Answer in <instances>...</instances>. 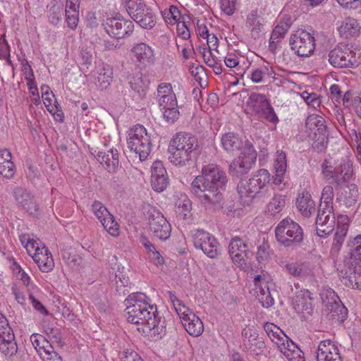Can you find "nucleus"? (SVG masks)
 <instances>
[{
  "label": "nucleus",
  "mask_w": 361,
  "mask_h": 361,
  "mask_svg": "<svg viewBox=\"0 0 361 361\" xmlns=\"http://www.w3.org/2000/svg\"><path fill=\"white\" fill-rule=\"evenodd\" d=\"M228 177L219 165L208 164L202 166L201 174L191 183L190 191L195 199L207 209L221 207Z\"/></svg>",
  "instance_id": "f257e3e1"
},
{
  "label": "nucleus",
  "mask_w": 361,
  "mask_h": 361,
  "mask_svg": "<svg viewBox=\"0 0 361 361\" xmlns=\"http://www.w3.org/2000/svg\"><path fill=\"white\" fill-rule=\"evenodd\" d=\"M148 297L142 293H133L126 299L127 320L135 324H141L149 330L156 329L161 334L164 329V320L157 315V307L149 303Z\"/></svg>",
  "instance_id": "f03ea898"
},
{
  "label": "nucleus",
  "mask_w": 361,
  "mask_h": 361,
  "mask_svg": "<svg viewBox=\"0 0 361 361\" xmlns=\"http://www.w3.org/2000/svg\"><path fill=\"white\" fill-rule=\"evenodd\" d=\"M198 148V141L195 136L185 133H177L169 146V159L177 166L190 165Z\"/></svg>",
  "instance_id": "7ed1b4c3"
},
{
  "label": "nucleus",
  "mask_w": 361,
  "mask_h": 361,
  "mask_svg": "<svg viewBox=\"0 0 361 361\" xmlns=\"http://www.w3.org/2000/svg\"><path fill=\"white\" fill-rule=\"evenodd\" d=\"M22 245L32 257L39 269L51 271L54 267L52 255L44 244L33 234L23 233L19 235Z\"/></svg>",
  "instance_id": "20e7f679"
},
{
  "label": "nucleus",
  "mask_w": 361,
  "mask_h": 361,
  "mask_svg": "<svg viewBox=\"0 0 361 361\" xmlns=\"http://www.w3.org/2000/svg\"><path fill=\"white\" fill-rule=\"evenodd\" d=\"M127 145L130 151L138 155L140 161L149 156L152 144L146 128L142 125H136L128 131Z\"/></svg>",
  "instance_id": "39448f33"
},
{
  "label": "nucleus",
  "mask_w": 361,
  "mask_h": 361,
  "mask_svg": "<svg viewBox=\"0 0 361 361\" xmlns=\"http://www.w3.org/2000/svg\"><path fill=\"white\" fill-rule=\"evenodd\" d=\"M269 183V172L262 169L256 171L249 180H241L238 185V192L242 200L248 202Z\"/></svg>",
  "instance_id": "423d86ee"
},
{
  "label": "nucleus",
  "mask_w": 361,
  "mask_h": 361,
  "mask_svg": "<svg viewBox=\"0 0 361 361\" xmlns=\"http://www.w3.org/2000/svg\"><path fill=\"white\" fill-rule=\"evenodd\" d=\"M277 241L285 247L299 244L303 239L300 226L290 218L281 221L275 228Z\"/></svg>",
  "instance_id": "0eeeda50"
},
{
  "label": "nucleus",
  "mask_w": 361,
  "mask_h": 361,
  "mask_svg": "<svg viewBox=\"0 0 361 361\" xmlns=\"http://www.w3.org/2000/svg\"><path fill=\"white\" fill-rule=\"evenodd\" d=\"M361 51L353 50L348 45L339 44L330 51L329 61L334 67H355L360 63Z\"/></svg>",
  "instance_id": "6e6552de"
},
{
  "label": "nucleus",
  "mask_w": 361,
  "mask_h": 361,
  "mask_svg": "<svg viewBox=\"0 0 361 361\" xmlns=\"http://www.w3.org/2000/svg\"><path fill=\"white\" fill-rule=\"evenodd\" d=\"M257 159V152L253 146L246 143L240 154L229 165V172L234 176H241L247 173L254 166Z\"/></svg>",
  "instance_id": "1a4fd4ad"
},
{
  "label": "nucleus",
  "mask_w": 361,
  "mask_h": 361,
  "mask_svg": "<svg viewBox=\"0 0 361 361\" xmlns=\"http://www.w3.org/2000/svg\"><path fill=\"white\" fill-rule=\"evenodd\" d=\"M145 209L151 232L160 240L168 239L171 235V227L167 219L154 207L148 205Z\"/></svg>",
  "instance_id": "9d476101"
},
{
  "label": "nucleus",
  "mask_w": 361,
  "mask_h": 361,
  "mask_svg": "<svg viewBox=\"0 0 361 361\" xmlns=\"http://www.w3.org/2000/svg\"><path fill=\"white\" fill-rule=\"evenodd\" d=\"M228 253L232 262L239 269H252L250 260L252 253L240 238L234 237L231 239L228 245Z\"/></svg>",
  "instance_id": "9b49d317"
},
{
  "label": "nucleus",
  "mask_w": 361,
  "mask_h": 361,
  "mask_svg": "<svg viewBox=\"0 0 361 361\" xmlns=\"http://www.w3.org/2000/svg\"><path fill=\"white\" fill-rule=\"evenodd\" d=\"M0 352L6 357H12L18 352L17 343L12 328L6 317L0 312Z\"/></svg>",
  "instance_id": "f8f14e48"
},
{
  "label": "nucleus",
  "mask_w": 361,
  "mask_h": 361,
  "mask_svg": "<svg viewBox=\"0 0 361 361\" xmlns=\"http://www.w3.org/2000/svg\"><path fill=\"white\" fill-rule=\"evenodd\" d=\"M291 49L299 56H309L314 50V37L308 32L299 30L290 36Z\"/></svg>",
  "instance_id": "ddd939ff"
},
{
  "label": "nucleus",
  "mask_w": 361,
  "mask_h": 361,
  "mask_svg": "<svg viewBox=\"0 0 361 361\" xmlns=\"http://www.w3.org/2000/svg\"><path fill=\"white\" fill-rule=\"evenodd\" d=\"M191 237L194 246L207 256L214 258L218 255L219 243L212 234L203 230H195L191 231Z\"/></svg>",
  "instance_id": "4468645a"
},
{
  "label": "nucleus",
  "mask_w": 361,
  "mask_h": 361,
  "mask_svg": "<svg viewBox=\"0 0 361 361\" xmlns=\"http://www.w3.org/2000/svg\"><path fill=\"white\" fill-rule=\"evenodd\" d=\"M104 25L108 35L117 39L130 35L134 29L131 20H126L121 16L107 18Z\"/></svg>",
  "instance_id": "2eb2a0df"
},
{
  "label": "nucleus",
  "mask_w": 361,
  "mask_h": 361,
  "mask_svg": "<svg viewBox=\"0 0 361 361\" xmlns=\"http://www.w3.org/2000/svg\"><path fill=\"white\" fill-rule=\"evenodd\" d=\"M317 233L321 237L329 235L334 228L335 215L333 207H319L316 219Z\"/></svg>",
  "instance_id": "dca6fc26"
},
{
  "label": "nucleus",
  "mask_w": 361,
  "mask_h": 361,
  "mask_svg": "<svg viewBox=\"0 0 361 361\" xmlns=\"http://www.w3.org/2000/svg\"><path fill=\"white\" fill-rule=\"evenodd\" d=\"M65 0H51L50 6L63 8ZM80 0H66V21L68 27L75 30L79 22Z\"/></svg>",
  "instance_id": "f3484780"
},
{
  "label": "nucleus",
  "mask_w": 361,
  "mask_h": 361,
  "mask_svg": "<svg viewBox=\"0 0 361 361\" xmlns=\"http://www.w3.org/2000/svg\"><path fill=\"white\" fill-rule=\"evenodd\" d=\"M269 278L266 274L257 275L254 279L255 295L263 307L269 308L274 302L268 286Z\"/></svg>",
  "instance_id": "a211bd4d"
},
{
  "label": "nucleus",
  "mask_w": 361,
  "mask_h": 361,
  "mask_svg": "<svg viewBox=\"0 0 361 361\" xmlns=\"http://www.w3.org/2000/svg\"><path fill=\"white\" fill-rule=\"evenodd\" d=\"M40 90L42 98L47 111L52 114L56 121L62 122L63 121V111L59 108V104L55 98V95L50 90L49 87L47 85H42L40 87Z\"/></svg>",
  "instance_id": "6ab92c4d"
},
{
  "label": "nucleus",
  "mask_w": 361,
  "mask_h": 361,
  "mask_svg": "<svg viewBox=\"0 0 361 361\" xmlns=\"http://www.w3.org/2000/svg\"><path fill=\"white\" fill-rule=\"evenodd\" d=\"M317 361H341L337 345L330 340L321 341L317 348Z\"/></svg>",
  "instance_id": "aec40b11"
},
{
  "label": "nucleus",
  "mask_w": 361,
  "mask_h": 361,
  "mask_svg": "<svg viewBox=\"0 0 361 361\" xmlns=\"http://www.w3.org/2000/svg\"><path fill=\"white\" fill-rule=\"evenodd\" d=\"M345 266L349 269L361 271V235H356L352 241V248L344 259Z\"/></svg>",
  "instance_id": "412c9836"
},
{
  "label": "nucleus",
  "mask_w": 361,
  "mask_h": 361,
  "mask_svg": "<svg viewBox=\"0 0 361 361\" xmlns=\"http://www.w3.org/2000/svg\"><path fill=\"white\" fill-rule=\"evenodd\" d=\"M131 54L136 61L142 66H147L154 61V49L146 43H138L131 49Z\"/></svg>",
  "instance_id": "4be33fe9"
},
{
  "label": "nucleus",
  "mask_w": 361,
  "mask_h": 361,
  "mask_svg": "<svg viewBox=\"0 0 361 361\" xmlns=\"http://www.w3.org/2000/svg\"><path fill=\"white\" fill-rule=\"evenodd\" d=\"M349 228V219L347 215H338L337 218V227L334 235L331 253H338L345 240Z\"/></svg>",
  "instance_id": "5701e85b"
},
{
  "label": "nucleus",
  "mask_w": 361,
  "mask_h": 361,
  "mask_svg": "<svg viewBox=\"0 0 361 361\" xmlns=\"http://www.w3.org/2000/svg\"><path fill=\"white\" fill-rule=\"evenodd\" d=\"M17 204L30 214L36 215L39 207L34 197L26 190L18 188L14 191Z\"/></svg>",
  "instance_id": "b1692460"
},
{
  "label": "nucleus",
  "mask_w": 361,
  "mask_h": 361,
  "mask_svg": "<svg viewBox=\"0 0 361 361\" xmlns=\"http://www.w3.org/2000/svg\"><path fill=\"white\" fill-rule=\"evenodd\" d=\"M353 163L348 157H342L338 161L337 173L334 183L338 185L348 183L354 178Z\"/></svg>",
  "instance_id": "393cba45"
},
{
  "label": "nucleus",
  "mask_w": 361,
  "mask_h": 361,
  "mask_svg": "<svg viewBox=\"0 0 361 361\" xmlns=\"http://www.w3.org/2000/svg\"><path fill=\"white\" fill-rule=\"evenodd\" d=\"M140 27L152 29L156 24V17L152 11L143 4L136 9L134 13L129 15Z\"/></svg>",
  "instance_id": "a878e982"
},
{
  "label": "nucleus",
  "mask_w": 361,
  "mask_h": 361,
  "mask_svg": "<svg viewBox=\"0 0 361 361\" xmlns=\"http://www.w3.org/2000/svg\"><path fill=\"white\" fill-rule=\"evenodd\" d=\"M94 84L101 90L106 89L113 80V69L108 64L98 66L92 74Z\"/></svg>",
  "instance_id": "bb28decb"
},
{
  "label": "nucleus",
  "mask_w": 361,
  "mask_h": 361,
  "mask_svg": "<svg viewBox=\"0 0 361 361\" xmlns=\"http://www.w3.org/2000/svg\"><path fill=\"white\" fill-rule=\"evenodd\" d=\"M313 298L312 293L308 290H302L297 293L293 299V305L295 310L305 314L310 315L313 311L312 305Z\"/></svg>",
  "instance_id": "cd10ccee"
},
{
  "label": "nucleus",
  "mask_w": 361,
  "mask_h": 361,
  "mask_svg": "<svg viewBox=\"0 0 361 361\" xmlns=\"http://www.w3.org/2000/svg\"><path fill=\"white\" fill-rule=\"evenodd\" d=\"M157 90L159 106H178L176 95L171 83L162 82L158 85Z\"/></svg>",
  "instance_id": "c85d7f7f"
},
{
  "label": "nucleus",
  "mask_w": 361,
  "mask_h": 361,
  "mask_svg": "<svg viewBox=\"0 0 361 361\" xmlns=\"http://www.w3.org/2000/svg\"><path fill=\"white\" fill-rule=\"evenodd\" d=\"M245 27L253 37H258L264 30V20L260 12L257 10L251 11L247 16Z\"/></svg>",
  "instance_id": "c756f323"
},
{
  "label": "nucleus",
  "mask_w": 361,
  "mask_h": 361,
  "mask_svg": "<svg viewBox=\"0 0 361 361\" xmlns=\"http://www.w3.org/2000/svg\"><path fill=\"white\" fill-rule=\"evenodd\" d=\"M337 30L341 37L348 38L360 34V25L356 19L349 17L339 23Z\"/></svg>",
  "instance_id": "7c9ffc66"
},
{
  "label": "nucleus",
  "mask_w": 361,
  "mask_h": 361,
  "mask_svg": "<svg viewBox=\"0 0 361 361\" xmlns=\"http://www.w3.org/2000/svg\"><path fill=\"white\" fill-rule=\"evenodd\" d=\"M221 143L224 151L231 155H234L236 152H241L244 147L238 135L233 133H228L223 135Z\"/></svg>",
  "instance_id": "2f4dec72"
},
{
  "label": "nucleus",
  "mask_w": 361,
  "mask_h": 361,
  "mask_svg": "<svg viewBox=\"0 0 361 361\" xmlns=\"http://www.w3.org/2000/svg\"><path fill=\"white\" fill-rule=\"evenodd\" d=\"M12 156L7 149H0V174L6 178H11L16 172Z\"/></svg>",
  "instance_id": "473e14b6"
},
{
  "label": "nucleus",
  "mask_w": 361,
  "mask_h": 361,
  "mask_svg": "<svg viewBox=\"0 0 361 361\" xmlns=\"http://www.w3.org/2000/svg\"><path fill=\"white\" fill-rule=\"evenodd\" d=\"M213 49H207L204 44L199 47V51L202 54L206 64L212 68L214 72L219 75L222 73V57L216 56Z\"/></svg>",
  "instance_id": "72a5a7b5"
},
{
  "label": "nucleus",
  "mask_w": 361,
  "mask_h": 361,
  "mask_svg": "<svg viewBox=\"0 0 361 361\" xmlns=\"http://www.w3.org/2000/svg\"><path fill=\"white\" fill-rule=\"evenodd\" d=\"M324 313L329 320L342 322L347 317L348 310L341 301L338 300L333 305H327L324 308Z\"/></svg>",
  "instance_id": "f704fd0d"
},
{
  "label": "nucleus",
  "mask_w": 361,
  "mask_h": 361,
  "mask_svg": "<svg viewBox=\"0 0 361 361\" xmlns=\"http://www.w3.org/2000/svg\"><path fill=\"white\" fill-rule=\"evenodd\" d=\"M296 207L305 217H309L315 212V203L311 195L305 191L300 193L296 200Z\"/></svg>",
  "instance_id": "c9c22d12"
},
{
  "label": "nucleus",
  "mask_w": 361,
  "mask_h": 361,
  "mask_svg": "<svg viewBox=\"0 0 361 361\" xmlns=\"http://www.w3.org/2000/svg\"><path fill=\"white\" fill-rule=\"evenodd\" d=\"M225 65L229 68H235V73L243 75L245 68H247V63L244 58L236 52H228L226 56L222 57Z\"/></svg>",
  "instance_id": "e433bc0d"
},
{
  "label": "nucleus",
  "mask_w": 361,
  "mask_h": 361,
  "mask_svg": "<svg viewBox=\"0 0 361 361\" xmlns=\"http://www.w3.org/2000/svg\"><path fill=\"white\" fill-rule=\"evenodd\" d=\"M264 329L269 338L277 346L278 349L290 339L279 326L273 323L266 322L264 324Z\"/></svg>",
  "instance_id": "4c0bfd02"
},
{
  "label": "nucleus",
  "mask_w": 361,
  "mask_h": 361,
  "mask_svg": "<svg viewBox=\"0 0 361 361\" xmlns=\"http://www.w3.org/2000/svg\"><path fill=\"white\" fill-rule=\"evenodd\" d=\"M290 26V25L288 22H281L276 25L269 39V49L271 52L274 53L276 51L279 44L289 30Z\"/></svg>",
  "instance_id": "58836bf2"
},
{
  "label": "nucleus",
  "mask_w": 361,
  "mask_h": 361,
  "mask_svg": "<svg viewBox=\"0 0 361 361\" xmlns=\"http://www.w3.org/2000/svg\"><path fill=\"white\" fill-rule=\"evenodd\" d=\"M274 168L275 170L274 183L280 185L283 180V176L287 169L286 157L282 151L276 152L274 159Z\"/></svg>",
  "instance_id": "ea45409f"
},
{
  "label": "nucleus",
  "mask_w": 361,
  "mask_h": 361,
  "mask_svg": "<svg viewBox=\"0 0 361 361\" xmlns=\"http://www.w3.org/2000/svg\"><path fill=\"white\" fill-rule=\"evenodd\" d=\"M288 361H305L303 352L290 340L279 348Z\"/></svg>",
  "instance_id": "a19ab883"
},
{
  "label": "nucleus",
  "mask_w": 361,
  "mask_h": 361,
  "mask_svg": "<svg viewBox=\"0 0 361 361\" xmlns=\"http://www.w3.org/2000/svg\"><path fill=\"white\" fill-rule=\"evenodd\" d=\"M187 319L182 322L187 332L192 336H199L204 331V325L202 320L195 314H190Z\"/></svg>",
  "instance_id": "79ce46f5"
},
{
  "label": "nucleus",
  "mask_w": 361,
  "mask_h": 361,
  "mask_svg": "<svg viewBox=\"0 0 361 361\" xmlns=\"http://www.w3.org/2000/svg\"><path fill=\"white\" fill-rule=\"evenodd\" d=\"M340 159L331 157L325 158L322 164V174L328 180L334 181Z\"/></svg>",
  "instance_id": "37998d69"
},
{
  "label": "nucleus",
  "mask_w": 361,
  "mask_h": 361,
  "mask_svg": "<svg viewBox=\"0 0 361 361\" xmlns=\"http://www.w3.org/2000/svg\"><path fill=\"white\" fill-rule=\"evenodd\" d=\"M97 159L102 164L106 166L108 171L114 170L118 164V154L116 149H111L107 154L99 152Z\"/></svg>",
  "instance_id": "c03bdc74"
},
{
  "label": "nucleus",
  "mask_w": 361,
  "mask_h": 361,
  "mask_svg": "<svg viewBox=\"0 0 361 361\" xmlns=\"http://www.w3.org/2000/svg\"><path fill=\"white\" fill-rule=\"evenodd\" d=\"M271 74L272 67L269 65H262L251 70L250 78L254 83L266 82Z\"/></svg>",
  "instance_id": "a18cd8bd"
},
{
  "label": "nucleus",
  "mask_w": 361,
  "mask_h": 361,
  "mask_svg": "<svg viewBox=\"0 0 361 361\" xmlns=\"http://www.w3.org/2000/svg\"><path fill=\"white\" fill-rule=\"evenodd\" d=\"M273 255L274 252L270 249V246L267 243L264 241L262 244L257 247L256 259L261 266V268L263 267H266L271 262Z\"/></svg>",
  "instance_id": "49530a36"
},
{
  "label": "nucleus",
  "mask_w": 361,
  "mask_h": 361,
  "mask_svg": "<svg viewBox=\"0 0 361 361\" xmlns=\"http://www.w3.org/2000/svg\"><path fill=\"white\" fill-rule=\"evenodd\" d=\"M341 273V280L345 286L361 290V272Z\"/></svg>",
  "instance_id": "de8ad7c7"
},
{
  "label": "nucleus",
  "mask_w": 361,
  "mask_h": 361,
  "mask_svg": "<svg viewBox=\"0 0 361 361\" xmlns=\"http://www.w3.org/2000/svg\"><path fill=\"white\" fill-rule=\"evenodd\" d=\"M306 133L313 130L317 128V132H326V126L324 125V118L318 115H310L306 120L305 123Z\"/></svg>",
  "instance_id": "09e8293b"
},
{
  "label": "nucleus",
  "mask_w": 361,
  "mask_h": 361,
  "mask_svg": "<svg viewBox=\"0 0 361 361\" xmlns=\"http://www.w3.org/2000/svg\"><path fill=\"white\" fill-rule=\"evenodd\" d=\"M30 341L39 356L42 357L47 350L51 349V345L42 336L38 334H32L30 336Z\"/></svg>",
  "instance_id": "8fccbe9b"
},
{
  "label": "nucleus",
  "mask_w": 361,
  "mask_h": 361,
  "mask_svg": "<svg viewBox=\"0 0 361 361\" xmlns=\"http://www.w3.org/2000/svg\"><path fill=\"white\" fill-rule=\"evenodd\" d=\"M286 203L285 197L283 195H275L267 205L266 212L271 216L279 213L284 207Z\"/></svg>",
  "instance_id": "3c124183"
},
{
  "label": "nucleus",
  "mask_w": 361,
  "mask_h": 361,
  "mask_svg": "<svg viewBox=\"0 0 361 361\" xmlns=\"http://www.w3.org/2000/svg\"><path fill=\"white\" fill-rule=\"evenodd\" d=\"M250 104L257 114L269 104L266 96L263 94L252 93L250 96Z\"/></svg>",
  "instance_id": "603ef678"
},
{
  "label": "nucleus",
  "mask_w": 361,
  "mask_h": 361,
  "mask_svg": "<svg viewBox=\"0 0 361 361\" xmlns=\"http://www.w3.org/2000/svg\"><path fill=\"white\" fill-rule=\"evenodd\" d=\"M129 84L133 90L138 93L140 96H143L147 90V83L143 80L142 74L137 73L129 79Z\"/></svg>",
  "instance_id": "864d4df0"
},
{
  "label": "nucleus",
  "mask_w": 361,
  "mask_h": 361,
  "mask_svg": "<svg viewBox=\"0 0 361 361\" xmlns=\"http://www.w3.org/2000/svg\"><path fill=\"white\" fill-rule=\"evenodd\" d=\"M192 208L191 201L185 195H182L176 202V212L183 219H186L190 214Z\"/></svg>",
  "instance_id": "5fc2aeb1"
},
{
  "label": "nucleus",
  "mask_w": 361,
  "mask_h": 361,
  "mask_svg": "<svg viewBox=\"0 0 361 361\" xmlns=\"http://www.w3.org/2000/svg\"><path fill=\"white\" fill-rule=\"evenodd\" d=\"M161 15L165 22L171 25L178 23L180 18V13L178 8L175 6H170L169 8L162 11Z\"/></svg>",
  "instance_id": "6e6d98bb"
},
{
  "label": "nucleus",
  "mask_w": 361,
  "mask_h": 361,
  "mask_svg": "<svg viewBox=\"0 0 361 361\" xmlns=\"http://www.w3.org/2000/svg\"><path fill=\"white\" fill-rule=\"evenodd\" d=\"M248 342L251 353L255 355L262 354L263 349L265 348V343L262 338H258L255 333L250 336Z\"/></svg>",
  "instance_id": "4d7b16f0"
},
{
  "label": "nucleus",
  "mask_w": 361,
  "mask_h": 361,
  "mask_svg": "<svg viewBox=\"0 0 361 361\" xmlns=\"http://www.w3.org/2000/svg\"><path fill=\"white\" fill-rule=\"evenodd\" d=\"M92 211L101 223L103 222L106 218L111 214L106 207L99 201H94L92 203Z\"/></svg>",
  "instance_id": "13d9d810"
},
{
  "label": "nucleus",
  "mask_w": 361,
  "mask_h": 361,
  "mask_svg": "<svg viewBox=\"0 0 361 361\" xmlns=\"http://www.w3.org/2000/svg\"><path fill=\"white\" fill-rule=\"evenodd\" d=\"M334 196L333 187L331 185L325 186L322 190L319 207H333Z\"/></svg>",
  "instance_id": "bf43d9fd"
},
{
  "label": "nucleus",
  "mask_w": 361,
  "mask_h": 361,
  "mask_svg": "<svg viewBox=\"0 0 361 361\" xmlns=\"http://www.w3.org/2000/svg\"><path fill=\"white\" fill-rule=\"evenodd\" d=\"M106 231L113 236H116L119 233V226L115 221L114 216L110 214L106 219L101 223Z\"/></svg>",
  "instance_id": "052dcab7"
},
{
  "label": "nucleus",
  "mask_w": 361,
  "mask_h": 361,
  "mask_svg": "<svg viewBox=\"0 0 361 361\" xmlns=\"http://www.w3.org/2000/svg\"><path fill=\"white\" fill-rule=\"evenodd\" d=\"M178 106H160L163 111V116L168 123H174L179 117Z\"/></svg>",
  "instance_id": "680f3d73"
},
{
  "label": "nucleus",
  "mask_w": 361,
  "mask_h": 361,
  "mask_svg": "<svg viewBox=\"0 0 361 361\" xmlns=\"http://www.w3.org/2000/svg\"><path fill=\"white\" fill-rule=\"evenodd\" d=\"M320 295L324 305V307H326L327 305H333L340 300L335 291L331 288L323 290L320 293Z\"/></svg>",
  "instance_id": "e2e57ef3"
},
{
  "label": "nucleus",
  "mask_w": 361,
  "mask_h": 361,
  "mask_svg": "<svg viewBox=\"0 0 361 361\" xmlns=\"http://www.w3.org/2000/svg\"><path fill=\"white\" fill-rule=\"evenodd\" d=\"M169 184L167 175L162 176L151 177V185L152 188L157 192L164 191Z\"/></svg>",
  "instance_id": "0e129e2a"
},
{
  "label": "nucleus",
  "mask_w": 361,
  "mask_h": 361,
  "mask_svg": "<svg viewBox=\"0 0 361 361\" xmlns=\"http://www.w3.org/2000/svg\"><path fill=\"white\" fill-rule=\"evenodd\" d=\"M63 8L50 6L49 8V20L51 24L58 25L62 20Z\"/></svg>",
  "instance_id": "69168bd1"
},
{
  "label": "nucleus",
  "mask_w": 361,
  "mask_h": 361,
  "mask_svg": "<svg viewBox=\"0 0 361 361\" xmlns=\"http://www.w3.org/2000/svg\"><path fill=\"white\" fill-rule=\"evenodd\" d=\"M348 188L349 191L348 192L345 191V195L343 201L346 207H350L357 202L358 190L355 185H351Z\"/></svg>",
  "instance_id": "338daca9"
},
{
  "label": "nucleus",
  "mask_w": 361,
  "mask_h": 361,
  "mask_svg": "<svg viewBox=\"0 0 361 361\" xmlns=\"http://www.w3.org/2000/svg\"><path fill=\"white\" fill-rule=\"evenodd\" d=\"M301 97L307 103V105L314 109H317L320 106L321 100L319 97L316 93H309L304 91L301 93Z\"/></svg>",
  "instance_id": "774afa93"
}]
</instances>
